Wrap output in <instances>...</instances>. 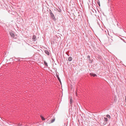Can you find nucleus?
Instances as JSON below:
<instances>
[{
	"label": "nucleus",
	"mask_w": 126,
	"mask_h": 126,
	"mask_svg": "<svg viewBox=\"0 0 126 126\" xmlns=\"http://www.w3.org/2000/svg\"><path fill=\"white\" fill-rule=\"evenodd\" d=\"M98 5H99V6H100V2H98Z\"/></svg>",
	"instance_id": "nucleus-16"
},
{
	"label": "nucleus",
	"mask_w": 126,
	"mask_h": 126,
	"mask_svg": "<svg viewBox=\"0 0 126 126\" xmlns=\"http://www.w3.org/2000/svg\"><path fill=\"white\" fill-rule=\"evenodd\" d=\"M32 40L34 41H35L36 40V36L35 35H33L32 38Z\"/></svg>",
	"instance_id": "nucleus-2"
},
{
	"label": "nucleus",
	"mask_w": 126,
	"mask_h": 126,
	"mask_svg": "<svg viewBox=\"0 0 126 126\" xmlns=\"http://www.w3.org/2000/svg\"><path fill=\"white\" fill-rule=\"evenodd\" d=\"M90 74V75L93 76L94 77L97 76L95 74H93V73H91Z\"/></svg>",
	"instance_id": "nucleus-4"
},
{
	"label": "nucleus",
	"mask_w": 126,
	"mask_h": 126,
	"mask_svg": "<svg viewBox=\"0 0 126 126\" xmlns=\"http://www.w3.org/2000/svg\"><path fill=\"white\" fill-rule=\"evenodd\" d=\"M87 58L89 59V60H90V56L89 55H88L87 57Z\"/></svg>",
	"instance_id": "nucleus-14"
},
{
	"label": "nucleus",
	"mask_w": 126,
	"mask_h": 126,
	"mask_svg": "<svg viewBox=\"0 0 126 126\" xmlns=\"http://www.w3.org/2000/svg\"><path fill=\"white\" fill-rule=\"evenodd\" d=\"M125 100H126V97H125Z\"/></svg>",
	"instance_id": "nucleus-17"
},
{
	"label": "nucleus",
	"mask_w": 126,
	"mask_h": 126,
	"mask_svg": "<svg viewBox=\"0 0 126 126\" xmlns=\"http://www.w3.org/2000/svg\"><path fill=\"white\" fill-rule=\"evenodd\" d=\"M18 125L19 126H20L22 124H21V123H19V124H18Z\"/></svg>",
	"instance_id": "nucleus-15"
},
{
	"label": "nucleus",
	"mask_w": 126,
	"mask_h": 126,
	"mask_svg": "<svg viewBox=\"0 0 126 126\" xmlns=\"http://www.w3.org/2000/svg\"><path fill=\"white\" fill-rule=\"evenodd\" d=\"M104 121H105L107 122L108 121V119L107 118L105 117H104Z\"/></svg>",
	"instance_id": "nucleus-9"
},
{
	"label": "nucleus",
	"mask_w": 126,
	"mask_h": 126,
	"mask_svg": "<svg viewBox=\"0 0 126 126\" xmlns=\"http://www.w3.org/2000/svg\"><path fill=\"white\" fill-rule=\"evenodd\" d=\"M10 34L11 35V36L12 37L14 38L15 36V35L14 33L12 32H10Z\"/></svg>",
	"instance_id": "nucleus-3"
},
{
	"label": "nucleus",
	"mask_w": 126,
	"mask_h": 126,
	"mask_svg": "<svg viewBox=\"0 0 126 126\" xmlns=\"http://www.w3.org/2000/svg\"><path fill=\"white\" fill-rule=\"evenodd\" d=\"M72 57H70L68 58V60L69 61H70L72 60Z\"/></svg>",
	"instance_id": "nucleus-7"
},
{
	"label": "nucleus",
	"mask_w": 126,
	"mask_h": 126,
	"mask_svg": "<svg viewBox=\"0 0 126 126\" xmlns=\"http://www.w3.org/2000/svg\"><path fill=\"white\" fill-rule=\"evenodd\" d=\"M41 118L43 120H45V118H44L41 115Z\"/></svg>",
	"instance_id": "nucleus-10"
},
{
	"label": "nucleus",
	"mask_w": 126,
	"mask_h": 126,
	"mask_svg": "<svg viewBox=\"0 0 126 126\" xmlns=\"http://www.w3.org/2000/svg\"><path fill=\"white\" fill-rule=\"evenodd\" d=\"M70 103L71 104L72 103V99H70Z\"/></svg>",
	"instance_id": "nucleus-12"
},
{
	"label": "nucleus",
	"mask_w": 126,
	"mask_h": 126,
	"mask_svg": "<svg viewBox=\"0 0 126 126\" xmlns=\"http://www.w3.org/2000/svg\"><path fill=\"white\" fill-rule=\"evenodd\" d=\"M49 13L50 15L51 18L53 19H55V17L54 15L53 14L51 11L50 10H49Z\"/></svg>",
	"instance_id": "nucleus-1"
},
{
	"label": "nucleus",
	"mask_w": 126,
	"mask_h": 126,
	"mask_svg": "<svg viewBox=\"0 0 126 126\" xmlns=\"http://www.w3.org/2000/svg\"><path fill=\"white\" fill-rule=\"evenodd\" d=\"M44 63L45 65L46 66H48L47 63L45 61H44Z\"/></svg>",
	"instance_id": "nucleus-8"
},
{
	"label": "nucleus",
	"mask_w": 126,
	"mask_h": 126,
	"mask_svg": "<svg viewBox=\"0 0 126 126\" xmlns=\"http://www.w3.org/2000/svg\"><path fill=\"white\" fill-rule=\"evenodd\" d=\"M108 118H110V116L108 115V114H107V116H106Z\"/></svg>",
	"instance_id": "nucleus-13"
},
{
	"label": "nucleus",
	"mask_w": 126,
	"mask_h": 126,
	"mask_svg": "<svg viewBox=\"0 0 126 126\" xmlns=\"http://www.w3.org/2000/svg\"><path fill=\"white\" fill-rule=\"evenodd\" d=\"M45 52L46 54H47V55H49V53L48 50H46L45 51Z\"/></svg>",
	"instance_id": "nucleus-5"
},
{
	"label": "nucleus",
	"mask_w": 126,
	"mask_h": 126,
	"mask_svg": "<svg viewBox=\"0 0 126 126\" xmlns=\"http://www.w3.org/2000/svg\"><path fill=\"white\" fill-rule=\"evenodd\" d=\"M55 120V118H54V119H52V120L51 121V123H53V122H54Z\"/></svg>",
	"instance_id": "nucleus-11"
},
{
	"label": "nucleus",
	"mask_w": 126,
	"mask_h": 126,
	"mask_svg": "<svg viewBox=\"0 0 126 126\" xmlns=\"http://www.w3.org/2000/svg\"><path fill=\"white\" fill-rule=\"evenodd\" d=\"M57 79H58V80H59V81L60 82V83H61V80H60V79L59 76L57 75Z\"/></svg>",
	"instance_id": "nucleus-6"
}]
</instances>
